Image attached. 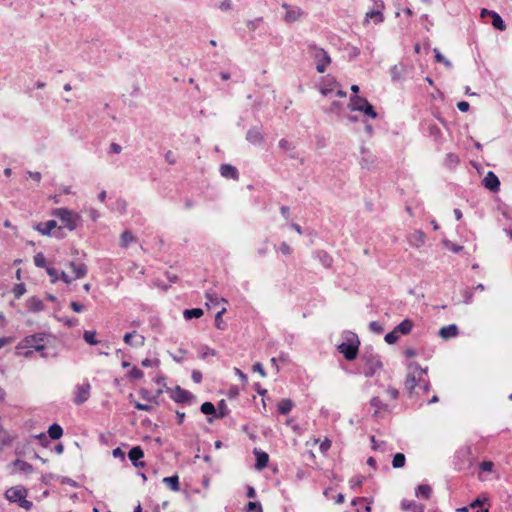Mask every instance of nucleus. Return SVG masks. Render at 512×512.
I'll use <instances>...</instances> for the list:
<instances>
[{
    "label": "nucleus",
    "instance_id": "nucleus-32",
    "mask_svg": "<svg viewBox=\"0 0 512 512\" xmlns=\"http://www.w3.org/2000/svg\"><path fill=\"white\" fill-rule=\"evenodd\" d=\"M369 19H375L376 23H381L384 17L380 9H374L366 13L365 21Z\"/></svg>",
    "mask_w": 512,
    "mask_h": 512
},
{
    "label": "nucleus",
    "instance_id": "nucleus-15",
    "mask_svg": "<svg viewBox=\"0 0 512 512\" xmlns=\"http://www.w3.org/2000/svg\"><path fill=\"white\" fill-rule=\"evenodd\" d=\"M128 457L129 459L131 460L132 464L135 466V467H144L145 466V463L140 461V459H142L144 457V452L142 450V448L140 446H135L133 447L129 453H128Z\"/></svg>",
    "mask_w": 512,
    "mask_h": 512
},
{
    "label": "nucleus",
    "instance_id": "nucleus-64",
    "mask_svg": "<svg viewBox=\"0 0 512 512\" xmlns=\"http://www.w3.org/2000/svg\"><path fill=\"white\" fill-rule=\"evenodd\" d=\"M28 175L36 182H40L41 181V173L40 172H32V171H28L27 172Z\"/></svg>",
    "mask_w": 512,
    "mask_h": 512
},
{
    "label": "nucleus",
    "instance_id": "nucleus-18",
    "mask_svg": "<svg viewBox=\"0 0 512 512\" xmlns=\"http://www.w3.org/2000/svg\"><path fill=\"white\" fill-rule=\"evenodd\" d=\"M459 334L458 327L455 324L444 326L439 330V335L443 339L454 338Z\"/></svg>",
    "mask_w": 512,
    "mask_h": 512
},
{
    "label": "nucleus",
    "instance_id": "nucleus-56",
    "mask_svg": "<svg viewBox=\"0 0 512 512\" xmlns=\"http://www.w3.org/2000/svg\"><path fill=\"white\" fill-rule=\"evenodd\" d=\"M446 160L451 165L457 164L459 162L458 156L452 153L447 155Z\"/></svg>",
    "mask_w": 512,
    "mask_h": 512
},
{
    "label": "nucleus",
    "instance_id": "nucleus-61",
    "mask_svg": "<svg viewBox=\"0 0 512 512\" xmlns=\"http://www.w3.org/2000/svg\"><path fill=\"white\" fill-rule=\"evenodd\" d=\"M112 454L115 458H125V453L121 450V448L117 447L112 451Z\"/></svg>",
    "mask_w": 512,
    "mask_h": 512
},
{
    "label": "nucleus",
    "instance_id": "nucleus-54",
    "mask_svg": "<svg viewBox=\"0 0 512 512\" xmlns=\"http://www.w3.org/2000/svg\"><path fill=\"white\" fill-rule=\"evenodd\" d=\"M226 309L222 308L215 316V323L217 328H221L222 315L225 313Z\"/></svg>",
    "mask_w": 512,
    "mask_h": 512
},
{
    "label": "nucleus",
    "instance_id": "nucleus-55",
    "mask_svg": "<svg viewBox=\"0 0 512 512\" xmlns=\"http://www.w3.org/2000/svg\"><path fill=\"white\" fill-rule=\"evenodd\" d=\"M457 108L461 111V112H467L470 108V105L468 102L466 101H460L457 103Z\"/></svg>",
    "mask_w": 512,
    "mask_h": 512
},
{
    "label": "nucleus",
    "instance_id": "nucleus-51",
    "mask_svg": "<svg viewBox=\"0 0 512 512\" xmlns=\"http://www.w3.org/2000/svg\"><path fill=\"white\" fill-rule=\"evenodd\" d=\"M331 447V441L328 440V439H325L321 444H320V451L322 453H325L327 452Z\"/></svg>",
    "mask_w": 512,
    "mask_h": 512
},
{
    "label": "nucleus",
    "instance_id": "nucleus-31",
    "mask_svg": "<svg viewBox=\"0 0 512 512\" xmlns=\"http://www.w3.org/2000/svg\"><path fill=\"white\" fill-rule=\"evenodd\" d=\"M203 315V310L200 308L186 309L183 312V316L186 320H190L192 318H200Z\"/></svg>",
    "mask_w": 512,
    "mask_h": 512
},
{
    "label": "nucleus",
    "instance_id": "nucleus-36",
    "mask_svg": "<svg viewBox=\"0 0 512 512\" xmlns=\"http://www.w3.org/2000/svg\"><path fill=\"white\" fill-rule=\"evenodd\" d=\"M433 52L435 54L436 62L443 63L449 69L452 68V63L447 58H445L437 48H434Z\"/></svg>",
    "mask_w": 512,
    "mask_h": 512
},
{
    "label": "nucleus",
    "instance_id": "nucleus-44",
    "mask_svg": "<svg viewBox=\"0 0 512 512\" xmlns=\"http://www.w3.org/2000/svg\"><path fill=\"white\" fill-rule=\"evenodd\" d=\"M216 355V351L214 349H211L207 346L203 347L201 352H200V358L201 359H206L207 357L209 356H215Z\"/></svg>",
    "mask_w": 512,
    "mask_h": 512
},
{
    "label": "nucleus",
    "instance_id": "nucleus-43",
    "mask_svg": "<svg viewBox=\"0 0 512 512\" xmlns=\"http://www.w3.org/2000/svg\"><path fill=\"white\" fill-rule=\"evenodd\" d=\"M247 512H263L262 506L259 502H249L246 508Z\"/></svg>",
    "mask_w": 512,
    "mask_h": 512
},
{
    "label": "nucleus",
    "instance_id": "nucleus-46",
    "mask_svg": "<svg viewBox=\"0 0 512 512\" xmlns=\"http://www.w3.org/2000/svg\"><path fill=\"white\" fill-rule=\"evenodd\" d=\"M444 245L454 253H459L463 249L462 246L454 244L448 240L444 241Z\"/></svg>",
    "mask_w": 512,
    "mask_h": 512
},
{
    "label": "nucleus",
    "instance_id": "nucleus-57",
    "mask_svg": "<svg viewBox=\"0 0 512 512\" xmlns=\"http://www.w3.org/2000/svg\"><path fill=\"white\" fill-rule=\"evenodd\" d=\"M386 393L391 397L392 399H397L399 392L396 388L388 387L386 390Z\"/></svg>",
    "mask_w": 512,
    "mask_h": 512
},
{
    "label": "nucleus",
    "instance_id": "nucleus-25",
    "mask_svg": "<svg viewBox=\"0 0 512 512\" xmlns=\"http://www.w3.org/2000/svg\"><path fill=\"white\" fill-rule=\"evenodd\" d=\"M256 468L261 470L263 468H265L268 464V460H269V457H268V454L265 453V452H258L256 451Z\"/></svg>",
    "mask_w": 512,
    "mask_h": 512
},
{
    "label": "nucleus",
    "instance_id": "nucleus-29",
    "mask_svg": "<svg viewBox=\"0 0 512 512\" xmlns=\"http://www.w3.org/2000/svg\"><path fill=\"white\" fill-rule=\"evenodd\" d=\"M163 482L166 483L172 491H179V478L177 475L165 477Z\"/></svg>",
    "mask_w": 512,
    "mask_h": 512
},
{
    "label": "nucleus",
    "instance_id": "nucleus-26",
    "mask_svg": "<svg viewBox=\"0 0 512 512\" xmlns=\"http://www.w3.org/2000/svg\"><path fill=\"white\" fill-rule=\"evenodd\" d=\"M413 327V323L409 319L403 320L400 324H398L395 329L398 331L399 334H408Z\"/></svg>",
    "mask_w": 512,
    "mask_h": 512
},
{
    "label": "nucleus",
    "instance_id": "nucleus-52",
    "mask_svg": "<svg viewBox=\"0 0 512 512\" xmlns=\"http://www.w3.org/2000/svg\"><path fill=\"white\" fill-rule=\"evenodd\" d=\"M253 371L258 372L262 377L266 376L264 368L261 363L257 362L253 365Z\"/></svg>",
    "mask_w": 512,
    "mask_h": 512
},
{
    "label": "nucleus",
    "instance_id": "nucleus-17",
    "mask_svg": "<svg viewBox=\"0 0 512 512\" xmlns=\"http://www.w3.org/2000/svg\"><path fill=\"white\" fill-rule=\"evenodd\" d=\"M220 174L227 179L238 180L239 173L235 166L230 164H222L220 166Z\"/></svg>",
    "mask_w": 512,
    "mask_h": 512
},
{
    "label": "nucleus",
    "instance_id": "nucleus-41",
    "mask_svg": "<svg viewBox=\"0 0 512 512\" xmlns=\"http://www.w3.org/2000/svg\"><path fill=\"white\" fill-rule=\"evenodd\" d=\"M399 338V333L398 331L394 328L393 331L389 332L386 334L385 336V341L388 343V344H394L397 342Z\"/></svg>",
    "mask_w": 512,
    "mask_h": 512
},
{
    "label": "nucleus",
    "instance_id": "nucleus-33",
    "mask_svg": "<svg viewBox=\"0 0 512 512\" xmlns=\"http://www.w3.org/2000/svg\"><path fill=\"white\" fill-rule=\"evenodd\" d=\"M432 489L429 485H419L416 490V496L428 499L431 495Z\"/></svg>",
    "mask_w": 512,
    "mask_h": 512
},
{
    "label": "nucleus",
    "instance_id": "nucleus-49",
    "mask_svg": "<svg viewBox=\"0 0 512 512\" xmlns=\"http://www.w3.org/2000/svg\"><path fill=\"white\" fill-rule=\"evenodd\" d=\"M494 463L492 461H484L480 464V470L485 472H492Z\"/></svg>",
    "mask_w": 512,
    "mask_h": 512
},
{
    "label": "nucleus",
    "instance_id": "nucleus-39",
    "mask_svg": "<svg viewBox=\"0 0 512 512\" xmlns=\"http://www.w3.org/2000/svg\"><path fill=\"white\" fill-rule=\"evenodd\" d=\"M201 412L206 415H211L216 412L215 406L211 402H204L201 405Z\"/></svg>",
    "mask_w": 512,
    "mask_h": 512
},
{
    "label": "nucleus",
    "instance_id": "nucleus-50",
    "mask_svg": "<svg viewBox=\"0 0 512 512\" xmlns=\"http://www.w3.org/2000/svg\"><path fill=\"white\" fill-rule=\"evenodd\" d=\"M130 377L132 379H140L143 377V372L137 367H133L130 371Z\"/></svg>",
    "mask_w": 512,
    "mask_h": 512
},
{
    "label": "nucleus",
    "instance_id": "nucleus-28",
    "mask_svg": "<svg viewBox=\"0 0 512 512\" xmlns=\"http://www.w3.org/2000/svg\"><path fill=\"white\" fill-rule=\"evenodd\" d=\"M48 434L51 439L57 440L63 435V429L58 424H53L48 429Z\"/></svg>",
    "mask_w": 512,
    "mask_h": 512
},
{
    "label": "nucleus",
    "instance_id": "nucleus-16",
    "mask_svg": "<svg viewBox=\"0 0 512 512\" xmlns=\"http://www.w3.org/2000/svg\"><path fill=\"white\" fill-rule=\"evenodd\" d=\"M171 398L178 403H184L190 401L193 398V395L189 391L177 386L172 391Z\"/></svg>",
    "mask_w": 512,
    "mask_h": 512
},
{
    "label": "nucleus",
    "instance_id": "nucleus-11",
    "mask_svg": "<svg viewBox=\"0 0 512 512\" xmlns=\"http://www.w3.org/2000/svg\"><path fill=\"white\" fill-rule=\"evenodd\" d=\"M283 8L286 10L284 20L288 23L300 20L304 14L303 10L299 7H292L287 4H283Z\"/></svg>",
    "mask_w": 512,
    "mask_h": 512
},
{
    "label": "nucleus",
    "instance_id": "nucleus-20",
    "mask_svg": "<svg viewBox=\"0 0 512 512\" xmlns=\"http://www.w3.org/2000/svg\"><path fill=\"white\" fill-rule=\"evenodd\" d=\"M401 508L404 511L411 512H424V506L421 504H416L414 501L402 500Z\"/></svg>",
    "mask_w": 512,
    "mask_h": 512
},
{
    "label": "nucleus",
    "instance_id": "nucleus-1",
    "mask_svg": "<svg viewBox=\"0 0 512 512\" xmlns=\"http://www.w3.org/2000/svg\"><path fill=\"white\" fill-rule=\"evenodd\" d=\"M408 372L405 381L406 389L411 393L417 384L422 381V376L427 372L422 369L418 363L412 362L408 365Z\"/></svg>",
    "mask_w": 512,
    "mask_h": 512
},
{
    "label": "nucleus",
    "instance_id": "nucleus-48",
    "mask_svg": "<svg viewBox=\"0 0 512 512\" xmlns=\"http://www.w3.org/2000/svg\"><path fill=\"white\" fill-rule=\"evenodd\" d=\"M369 328H370L371 331H373V332H375L377 334H380V333L383 332L382 325L379 322H377V321L370 322Z\"/></svg>",
    "mask_w": 512,
    "mask_h": 512
},
{
    "label": "nucleus",
    "instance_id": "nucleus-12",
    "mask_svg": "<svg viewBox=\"0 0 512 512\" xmlns=\"http://www.w3.org/2000/svg\"><path fill=\"white\" fill-rule=\"evenodd\" d=\"M123 340L126 344L132 347H142L145 344V337L137 331L126 333Z\"/></svg>",
    "mask_w": 512,
    "mask_h": 512
},
{
    "label": "nucleus",
    "instance_id": "nucleus-60",
    "mask_svg": "<svg viewBox=\"0 0 512 512\" xmlns=\"http://www.w3.org/2000/svg\"><path fill=\"white\" fill-rule=\"evenodd\" d=\"M165 159H166V161H167L169 164H171V165H173V164H175V163H176V159H175L174 154H173V152H172V151H168V152L165 154Z\"/></svg>",
    "mask_w": 512,
    "mask_h": 512
},
{
    "label": "nucleus",
    "instance_id": "nucleus-59",
    "mask_svg": "<svg viewBox=\"0 0 512 512\" xmlns=\"http://www.w3.org/2000/svg\"><path fill=\"white\" fill-rule=\"evenodd\" d=\"M70 307L74 312L80 313L83 311V305L78 302H71Z\"/></svg>",
    "mask_w": 512,
    "mask_h": 512
},
{
    "label": "nucleus",
    "instance_id": "nucleus-5",
    "mask_svg": "<svg viewBox=\"0 0 512 512\" xmlns=\"http://www.w3.org/2000/svg\"><path fill=\"white\" fill-rule=\"evenodd\" d=\"M359 339L356 334H351V337L348 338V342H342L337 346L338 351L343 354L345 359L348 361H352L357 358L358 350H359Z\"/></svg>",
    "mask_w": 512,
    "mask_h": 512
},
{
    "label": "nucleus",
    "instance_id": "nucleus-14",
    "mask_svg": "<svg viewBox=\"0 0 512 512\" xmlns=\"http://www.w3.org/2000/svg\"><path fill=\"white\" fill-rule=\"evenodd\" d=\"M485 188L492 192H497L500 187V181L498 177L492 171H489L483 179Z\"/></svg>",
    "mask_w": 512,
    "mask_h": 512
},
{
    "label": "nucleus",
    "instance_id": "nucleus-7",
    "mask_svg": "<svg viewBox=\"0 0 512 512\" xmlns=\"http://www.w3.org/2000/svg\"><path fill=\"white\" fill-rule=\"evenodd\" d=\"M312 56L317 62L316 70L319 73H324L328 65L331 63V58L328 53L322 48L314 47L312 49Z\"/></svg>",
    "mask_w": 512,
    "mask_h": 512
},
{
    "label": "nucleus",
    "instance_id": "nucleus-24",
    "mask_svg": "<svg viewBox=\"0 0 512 512\" xmlns=\"http://www.w3.org/2000/svg\"><path fill=\"white\" fill-rule=\"evenodd\" d=\"M294 406V403L291 399H282L278 403V411L280 414L286 415L288 414Z\"/></svg>",
    "mask_w": 512,
    "mask_h": 512
},
{
    "label": "nucleus",
    "instance_id": "nucleus-27",
    "mask_svg": "<svg viewBox=\"0 0 512 512\" xmlns=\"http://www.w3.org/2000/svg\"><path fill=\"white\" fill-rule=\"evenodd\" d=\"M491 17H492V25L494 28H496L500 31H504L506 29L505 22L503 21V19L501 18V16L498 13L491 12Z\"/></svg>",
    "mask_w": 512,
    "mask_h": 512
},
{
    "label": "nucleus",
    "instance_id": "nucleus-22",
    "mask_svg": "<svg viewBox=\"0 0 512 512\" xmlns=\"http://www.w3.org/2000/svg\"><path fill=\"white\" fill-rule=\"evenodd\" d=\"M56 221L49 220L44 223H40L37 225L36 229L42 234V235H50L51 231L56 227Z\"/></svg>",
    "mask_w": 512,
    "mask_h": 512
},
{
    "label": "nucleus",
    "instance_id": "nucleus-37",
    "mask_svg": "<svg viewBox=\"0 0 512 512\" xmlns=\"http://www.w3.org/2000/svg\"><path fill=\"white\" fill-rule=\"evenodd\" d=\"M96 332L86 330L83 334L84 340L90 345H96L98 341L96 340Z\"/></svg>",
    "mask_w": 512,
    "mask_h": 512
},
{
    "label": "nucleus",
    "instance_id": "nucleus-21",
    "mask_svg": "<svg viewBox=\"0 0 512 512\" xmlns=\"http://www.w3.org/2000/svg\"><path fill=\"white\" fill-rule=\"evenodd\" d=\"M370 405L374 409V417H377L382 410H388V406L384 404L379 397H373L370 401Z\"/></svg>",
    "mask_w": 512,
    "mask_h": 512
},
{
    "label": "nucleus",
    "instance_id": "nucleus-19",
    "mask_svg": "<svg viewBox=\"0 0 512 512\" xmlns=\"http://www.w3.org/2000/svg\"><path fill=\"white\" fill-rule=\"evenodd\" d=\"M425 238L426 236L422 231L416 230L410 235L409 243L413 247H420L425 243Z\"/></svg>",
    "mask_w": 512,
    "mask_h": 512
},
{
    "label": "nucleus",
    "instance_id": "nucleus-47",
    "mask_svg": "<svg viewBox=\"0 0 512 512\" xmlns=\"http://www.w3.org/2000/svg\"><path fill=\"white\" fill-rule=\"evenodd\" d=\"M206 299H207V302H206L207 306H210L211 304L214 305V304L218 303L219 301L226 302L225 299H223V298L218 299L216 296H213L212 294H209V293L206 294Z\"/></svg>",
    "mask_w": 512,
    "mask_h": 512
},
{
    "label": "nucleus",
    "instance_id": "nucleus-63",
    "mask_svg": "<svg viewBox=\"0 0 512 512\" xmlns=\"http://www.w3.org/2000/svg\"><path fill=\"white\" fill-rule=\"evenodd\" d=\"M121 151H122V148L119 144H117V143L110 144V152L111 153L119 154Z\"/></svg>",
    "mask_w": 512,
    "mask_h": 512
},
{
    "label": "nucleus",
    "instance_id": "nucleus-34",
    "mask_svg": "<svg viewBox=\"0 0 512 512\" xmlns=\"http://www.w3.org/2000/svg\"><path fill=\"white\" fill-rule=\"evenodd\" d=\"M135 240V237L132 235L130 231H124L121 234L120 245L126 248L130 243L134 242Z\"/></svg>",
    "mask_w": 512,
    "mask_h": 512
},
{
    "label": "nucleus",
    "instance_id": "nucleus-9",
    "mask_svg": "<svg viewBox=\"0 0 512 512\" xmlns=\"http://www.w3.org/2000/svg\"><path fill=\"white\" fill-rule=\"evenodd\" d=\"M365 365L363 369V374L366 377H372L374 374L382 368V362L380 361L378 356L369 355L364 356Z\"/></svg>",
    "mask_w": 512,
    "mask_h": 512
},
{
    "label": "nucleus",
    "instance_id": "nucleus-58",
    "mask_svg": "<svg viewBox=\"0 0 512 512\" xmlns=\"http://www.w3.org/2000/svg\"><path fill=\"white\" fill-rule=\"evenodd\" d=\"M191 377H192V380H193L195 383H200V382H201V380H202V374H201V372H200V371H198V370H194V371L192 372V376H191Z\"/></svg>",
    "mask_w": 512,
    "mask_h": 512
},
{
    "label": "nucleus",
    "instance_id": "nucleus-10",
    "mask_svg": "<svg viewBox=\"0 0 512 512\" xmlns=\"http://www.w3.org/2000/svg\"><path fill=\"white\" fill-rule=\"evenodd\" d=\"M91 385L88 381L77 385L74 390V403L81 405L86 402L90 397Z\"/></svg>",
    "mask_w": 512,
    "mask_h": 512
},
{
    "label": "nucleus",
    "instance_id": "nucleus-40",
    "mask_svg": "<svg viewBox=\"0 0 512 512\" xmlns=\"http://www.w3.org/2000/svg\"><path fill=\"white\" fill-rule=\"evenodd\" d=\"M34 264L40 268H46V258L43 253L39 252L34 256Z\"/></svg>",
    "mask_w": 512,
    "mask_h": 512
},
{
    "label": "nucleus",
    "instance_id": "nucleus-45",
    "mask_svg": "<svg viewBox=\"0 0 512 512\" xmlns=\"http://www.w3.org/2000/svg\"><path fill=\"white\" fill-rule=\"evenodd\" d=\"M279 250L285 256H289L293 252V249L291 248V246L289 244H287L286 242H282L280 244Z\"/></svg>",
    "mask_w": 512,
    "mask_h": 512
},
{
    "label": "nucleus",
    "instance_id": "nucleus-23",
    "mask_svg": "<svg viewBox=\"0 0 512 512\" xmlns=\"http://www.w3.org/2000/svg\"><path fill=\"white\" fill-rule=\"evenodd\" d=\"M27 307L32 312H39V311L43 310L44 304H43L42 300H40L36 297H32L27 300Z\"/></svg>",
    "mask_w": 512,
    "mask_h": 512
},
{
    "label": "nucleus",
    "instance_id": "nucleus-4",
    "mask_svg": "<svg viewBox=\"0 0 512 512\" xmlns=\"http://www.w3.org/2000/svg\"><path fill=\"white\" fill-rule=\"evenodd\" d=\"M6 498L11 502H17L20 507L29 510L32 502L26 500L27 490L23 486H15L6 490Z\"/></svg>",
    "mask_w": 512,
    "mask_h": 512
},
{
    "label": "nucleus",
    "instance_id": "nucleus-8",
    "mask_svg": "<svg viewBox=\"0 0 512 512\" xmlns=\"http://www.w3.org/2000/svg\"><path fill=\"white\" fill-rule=\"evenodd\" d=\"M68 266L71 269L72 273L74 274L73 277H70L64 271L61 272V280H63L67 284L71 283L75 279L83 278L87 274V267L84 264H77L75 262H69Z\"/></svg>",
    "mask_w": 512,
    "mask_h": 512
},
{
    "label": "nucleus",
    "instance_id": "nucleus-62",
    "mask_svg": "<svg viewBox=\"0 0 512 512\" xmlns=\"http://www.w3.org/2000/svg\"><path fill=\"white\" fill-rule=\"evenodd\" d=\"M280 212L285 220H288L290 218V209L287 206H281Z\"/></svg>",
    "mask_w": 512,
    "mask_h": 512
},
{
    "label": "nucleus",
    "instance_id": "nucleus-42",
    "mask_svg": "<svg viewBox=\"0 0 512 512\" xmlns=\"http://www.w3.org/2000/svg\"><path fill=\"white\" fill-rule=\"evenodd\" d=\"M46 271H47V274L51 277L52 283H55L56 281L61 279V273L59 274V272L55 268L46 267Z\"/></svg>",
    "mask_w": 512,
    "mask_h": 512
},
{
    "label": "nucleus",
    "instance_id": "nucleus-3",
    "mask_svg": "<svg viewBox=\"0 0 512 512\" xmlns=\"http://www.w3.org/2000/svg\"><path fill=\"white\" fill-rule=\"evenodd\" d=\"M52 215L57 217L63 226L70 231H73L77 227V222L80 220V216L72 210L66 208H56Z\"/></svg>",
    "mask_w": 512,
    "mask_h": 512
},
{
    "label": "nucleus",
    "instance_id": "nucleus-30",
    "mask_svg": "<svg viewBox=\"0 0 512 512\" xmlns=\"http://www.w3.org/2000/svg\"><path fill=\"white\" fill-rule=\"evenodd\" d=\"M317 257L324 267L329 268L332 265V257L326 251H318Z\"/></svg>",
    "mask_w": 512,
    "mask_h": 512
},
{
    "label": "nucleus",
    "instance_id": "nucleus-2",
    "mask_svg": "<svg viewBox=\"0 0 512 512\" xmlns=\"http://www.w3.org/2000/svg\"><path fill=\"white\" fill-rule=\"evenodd\" d=\"M44 338V334L27 336L18 348H28L24 356L30 357L34 351L42 352L45 349Z\"/></svg>",
    "mask_w": 512,
    "mask_h": 512
},
{
    "label": "nucleus",
    "instance_id": "nucleus-13",
    "mask_svg": "<svg viewBox=\"0 0 512 512\" xmlns=\"http://www.w3.org/2000/svg\"><path fill=\"white\" fill-rule=\"evenodd\" d=\"M246 140L253 145H260L264 141V136L259 127H252L247 131Z\"/></svg>",
    "mask_w": 512,
    "mask_h": 512
},
{
    "label": "nucleus",
    "instance_id": "nucleus-35",
    "mask_svg": "<svg viewBox=\"0 0 512 512\" xmlns=\"http://www.w3.org/2000/svg\"><path fill=\"white\" fill-rule=\"evenodd\" d=\"M405 455L402 453H396L393 457L392 466L394 468H401L405 465Z\"/></svg>",
    "mask_w": 512,
    "mask_h": 512
},
{
    "label": "nucleus",
    "instance_id": "nucleus-53",
    "mask_svg": "<svg viewBox=\"0 0 512 512\" xmlns=\"http://www.w3.org/2000/svg\"><path fill=\"white\" fill-rule=\"evenodd\" d=\"M134 406H135L136 409L142 410V411H150L152 409V406L147 405V404H142V403L137 402V401L134 402Z\"/></svg>",
    "mask_w": 512,
    "mask_h": 512
},
{
    "label": "nucleus",
    "instance_id": "nucleus-38",
    "mask_svg": "<svg viewBox=\"0 0 512 512\" xmlns=\"http://www.w3.org/2000/svg\"><path fill=\"white\" fill-rule=\"evenodd\" d=\"M352 505L363 507V510H365V512H371V507H370L369 503H366L365 498L354 499L352 501Z\"/></svg>",
    "mask_w": 512,
    "mask_h": 512
},
{
    "label": "nucleus",
    "instance_id": "nucleus-6",
    "mask_svg": "<svg viewBox=\"0 0 512 512\" xmlns=\"http://www.w3.org/2000/svg\"><path fill=\"white\" fill-rule=\"evenodd\" d=\"M349 107L351 110L363 112L365 115L371 118L377 117V113L375 112L373 106L368 102L366 98L359 96L351 97Z\"/></svg>",
    "mask_w": 512,
    "mask_h": 512
}]
</instances>
